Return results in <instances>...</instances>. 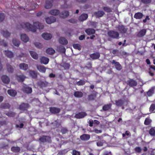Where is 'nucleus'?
<instances>
[{"label":"nucleus","mask_w":155,"mask_h":155,"mask_svg":"<svg viewBox=\"0 0 155 155\" xmlns=\"http://www.w3.org/2000/svg\"><path fill=\"white\" fill-rule=\"evenodd\" d=\"M33 24L34 26L28 22L22 23L20 25V27L19 28H22L27 31H31L33 32H36V28L42 29L44 28V26L43 25L38 21L34 22Z\"/></svg>","instance_id":"nucleus-1"},{"label":"nucleus","mask_w":155,"mask_h":155,"mask_svg":"<svg viewBox=\"0 0 155 155\" xmlns=\"http://www.w3.org/2000/svg\"><path fill=\"white\" fill-rule=\"evenodd\" d=\"M107 34L109 36L113 38H118L119 34L117 31L113 30H110L108 32Z\"/></svg>","instance_id":"nucleus-2"},{"label":"nucleus","mask_w":155,"mask_h":155,"mask_svg":"<svg viewBox=\"0 0 155 155\" xmlns=\"http://www.w3.org/2000/svg\"><path fill=\"white\" fill-rule=\"evenodd\" d=\"M22 90L24 93L27 94H31L32 91V88L27 85L23 87Z\"/></svg>","instance_id":"nucleus-3"},{"label":"nucleus","mask_w":155,"mask_h":155,"mask_svg":"<svg viewBox=\"0 0 155 155\" xmlns=\"http://www.w3.org/2000/svg\"><path fill=\"white\" fill-rule=\"evenodd\" d=\"M49 110L51 113L55 114L59 113L61 110L59 108L55 107H51L49 108Z\"/></svg>","instance_id":"nucleus-4"},{"label":"nucleus","mask_w":155,"mask_h":155,"mask_svg":"<svg viewBox=\"0 0 155 155\" xmlns=\"http://www.w3.org/2000/svg\"><path fill=\"white\" fill-rule=\"evenodd\" d=\"M87 115V114L85 112L81 111L76 114L75 117L76 118L80 119L84 118Z\"/></svg>","instance_id":"nucleus-5"},{"label":"nucleus","mask_w":155,"mask_h":155,"mask_svg":"<svg viewBox=\"0 0 155 155\" xmlns=\"http://www.w3.org/2000/svg\"><path fill=\"white\" fill-rule=\"evenodd\" d=\"M127 84L131 87L136 86L137 85V82L133 79H130L127 80Z\"/></svg>","instance_id":"nucleus-6"},{"label":"nucleus","mask_w":155,"mask_h":155,"mask_svg":"<svg viewBox=\"0 0 155 155\" xmlns=\"http://www.w3.org/2000/svg\"><path fill=\"white\" fill-rule=\"evenodd\" d=\"M39 140L42 142H48L50 143L51 142V137L48 136H43L39 138Z\"/></svg>","instance_id":"nucleus-7"},{"label":"nucleus","mask_w":155,"mask_h":155,"mask_svg":"<svg viewBox=\"0 0 155 155\" xmlns=\"http://www.w3.org/2000/svg\"><path fill=\"white\" fill-rule=\"evenodd\" d=\"M29 107V105L28 104L22 103L19 106V109L22 111L26 110Z\"/></svg>","instance_id":"nucleus-8"},{"label":"nucleus","mask_w":155,"mask_h":155,"mask_svg":"<svg viewBox=\"0 0 155 155\" xmlns=\"http://www.w3.org/2000/svg\"><path fill=\"white\" fill-rule=\"evenodd\" d=\"M56 20L55 17L53 16L48 17L45 18V21L46 23L48 24H51L55 22Z\"/></svg>","instance_id":"nucleus-9"},{"label":"nucleus","mask_w":155,"mask_h":155,"mask_svg":"<svg viewBox=\"0 0 155 155\" xmlns=\"http://www.w3.org/2000/svg\"><path fill=\"white\" fill-rule=\"evenodd\" d=\"M112 64H114L115 68L117 70L120 71L122 69V67L120 63L118 62H116L113 60L111 62Z\"/></svg>","instance_id":"nucleus-10"},{"label":"nucleus","mask_w":155,"mask_h":155,"mask_svg":"<svg viewBox=\"0 0 155 155\" xmlns=\"http://www.w3.org/2000/svg\"><path fill=\"white\" fill-rule=\"evenodd\" d=\"M16 78L18 82H22L26 78V77L22 74L20 75H16Z\"/></svg>","instance_id":"nucleus-11"},{"label":"nucleus","mask_w":155,"mask_h":155,"mask_svg":"<svg viewBox=\"0 0 155 155\" xmlns=\"http://www.w3.org/2000/svg\"><path fill=\"white\" fill-rule=\"evenodd\" d=\"M88 17V15L86 13H83L80 15L78 18V20L80 21H83L86 20Z\"/></svg>","instance_id":"nucleus-12"},{"label":"nucleus","mask_w":155,"mask_h":155,"mask_svg":"<svg viewBox=\"0 0 155 155\" xmlns=\"http://www.w3.org/2000/svg\"><path fill=\"white\" fill-rule=\"evenodd\" d=\"M41 36L43 38L46 40H49L51 39L52 37V35L51 34L48 33H43Z\"/></svg>","instance_id":"nucleus-13"},{"label":"nucleus","mask_w":155,"mask_h":155,"mask_svg":"<svg viewBox=\"0 0 155 155\" xmlns=\"http://www.w3.org/2000/svg\"><path fill=\"white\" fill-rule=\"evenodd\" d=\"M90 56L92 59H98L100 57V54L99 53L96 52L90 54Z\"/></svg>","instance_id":"nucleus-14"},{"label":"nucleus","mask_w":155,"mask_h":155,"mask_svg":"<svg viewBox=\"0 0 155 155\" xmlns=\"http://www.w3.org/2000/svg\"><path fill=\"white\" fill-rule=\"evenodd\" d=\"M59 43L63 45H66L68 43V40L64 37H61L59 39Z\"/></svg>","instance_id":"nucleus-15"},{"label":"nucleus","mask_w":155,"mask_h":155,"mask_svg":"<svg viewBox=\"0 0 155 155\" xmlns=\"http://www.w3.org/2000/svg\"><path fill=\"white\" fill-rule=\"evenodd\" d=\"M19 68L20 69L24 71L27 70L28 68V66L27 64L25 63H21L19 64Z\"/></svg>","instance_id":"nucleus-16"},{"label":"nucleus","mask_w":155,"mask_h":155,"mask_svg":"<svg viewBox=\"0 0 155 155\" xmlns=\"http://www.w3.org/2000/svg\"><path fill=\"white\" fill-rule=\"evenodd\" d=\"M115 104L118 107H120L122 106L124 103V100L120 99H118V100H116L115 101Z\"/></svg>","instance_id":"nucleus-17"},{"label":"nucleus","mask_w":155,"mask_h":155,"mask_svg":"<svg viewBox=\"0 0 155 155\" xmlns=\"http://www.w3.org/2000/svg\"><path fill=\"white\" fill-rule=\"evenodd\" d=\"M146 32L147 30L146 29H142L138 32L137 36L139 37H143L145 35Z\"/></svg>","instance_id":"nucleus-18"},{"label":"nucleus","mask_w":155,"mask_h":155,"mask_svg":"<svg viewBox=\"0 0 155 155\" xmlns=\"http://www.w3.org/2000/svg\"><path fill=\"white\" fill-rule=\"evenodd\" d=\"M1 79L2 82L5 84H8L10 82V79L9 77L6 75H3L1 77Z\"/></svg>","instance_id":"nucleus-19"},{"label":"nucleus","mask_w":155,"mask_h":155,"mask_svg":"<svg viewBox=\"0 0 155 155\" xmlns=\"http://www.w3.org/2000/svg\"><path fill=\"white\" fill-rule=\"evenodd\" d=\"M40 60L41 63L45 64H47L49 61V59L48 58L44 56L41 57Z\"/></svg>","instance_id":"nucleus-20"},{"label":"nucleus","mask_w":155,"mask_h":155,"mask_svg":"<svg viewBox=\"0 0 155 155\" xmlns=\"http://www.w3.org/2000/svg\"><path fill=\"white\" fill-rule=\"evenodd\" d=\"M90 138V135L87 134H83L80 137V138L82 140L87 141Z\"/></svg>","instance_id":"nucleus-21"},{"label":"nucleus","mask_w":155,"mask_h":155,"mask_svg":"<svg viewBox=\"0 0 155 155\" xmlns=\"http://www.w3.org/2000/svg\"><path fill=\"white\" fill-rule=\"evenodd\" d=\"M117 28L118 30L121 33H125L127 31V29L123 25H119Z\"/></svg>","instance_id":"nucleus-22"},{"label":"nucleus","mask_w":155,"mask_h":155,"mask_svg":"<svg viewBox=\"0 0 155 155\" xmlns=\"http://www.w3.org/2000/svg\"><path fill=\"white\" fill-rule=\"evenodd\" d=\"M37 69L40 72L43 73L45 72L46 68L45 66H44L39 65L36 66Z\"/></svg>","instance_id":"nucleus-23"},{"label":"nucleus","mask_w":155,"mask_h":155,"mask_svg":"<svg viewBox=\"0 0 155 155\" xmlns=\"http://www.w3.org/2000/svg\"><path fill=\"white\" fill-rule=\"evenodd\" d=\"M5 54L7 57L10 58H13L14 57V54L13 52L8 50H5Z\"/></svg>","instance_id":"nucleus-24"},{"label":"nucleus","mask_w":155,"mask_h":155,"mask_svg":"<svg viewBox=\"0 0 155 155\" xmlns=\"http://www.w3.org/2000/svg\"><path fill=\"white\" fill-rule=\"evenodd\" d=\"M143 16V14L140 12L136 13L134 14V18L137 19H141Z\"/></svg>","instance_id":"nucleus-25"},{"label":"nucleus","mask_w":155,"mask_h":155,"mask_svg":"<svg viewBox=\"0 0 155 155\" xmlns=\"http://www.w3.org/2000/svg\"><path fill=\"white\" fill-rule=\"evenodd\" d=\"M85 31L89 35L94 34L95 32V31L94 29L91 28L87 29L85 30Z\"/></svg>","instance_id":"nucleus-26"},{"label":"nucleus","mask_w":155,"mask_h":155,"mask_svg":"<svg viewBox=\"0 0 155 155\" xmlns=\"http://www.w3.org/2000/svg\"><path fill=\"white\" fill-rule=\"evenodd\" d=\"M48 83L46 81H40L38 83V85L41 88L47 87L48 85Z\"/></svg>","instance_id":"nucleus-27"},{"label":"nucleus","mask_w":155,"mask_h":155,"mask_svg":"<svg viewBox=\"0 0 155 155\" xmlns=\"http://www.w3.org/2000/svg\"><path fill=\"white\" fill-rule=\"evenodd\" d=\"M74 96L77 98H81L83 95V93L81 91H76L74 93Z\"/></svg>","instance_id":"nucleus-28"},{"label":"nucleus","mask_w":155,"mask_h":155,"mask_svg":"<svg viewBox=\"0 0 155 155\" xmlns=\"http://www.w3.org/2000/svg\"><path fill=\"white\" fill-rule=\"evenodd\" d=\"M21 39L25 42H26L29 40V38L28 36L24 34H23L21 35Z\"/></svg>","instance_id":"nucleus-29"},{"label":"nucleus","mask_w":155,"mask_h":155,"mask_svg":"<svg viewBox=\"0 0 155 155\" xmlns=\"http://www.w3.org/2000/svg\"><path fill=\"white\" fill-rule=\"evenodd\" d=\"M69 15V12L68 11H64L62 12L60 14L61 17L64 18L68 17Z\"/></svg>","instance_id":"nucleus-30"},{"label":"nucleus","mask_w":155,"mask_h":155,"mask_svg":"<svg viewBox=\"0 0 155 155\" xmlns=\"http://www.w3.org/2000/svg\"><path fill=\"white\" fill-rule=\"evenodd\" d=\"M112 104L110 103L105 104L102 107V109L104 111L108 110L111 108Z\"/></svg>","instance_id":"nucleus-31"},{"label":"nucleus","mask_w":155,"mask_h":155,"mask_svg":"<svg viewBox=\"0 0 155 155\" xmlns=\"http://www.w3.org/2000/svg\"><path fill=\"white\" fill-rule=\"evenodd\" d=\"M29 73L30 76L33 79H36L37 77V75L36 71H34L30 70Z\"/></svg>","instance_id":"nucleus-32"},{"label":"nucleus","mask_w":155,"mask_h":155,"mask_svg":"<svg viewBox=\"0 0 155 155\" xmlns=\"http://www.w3.org/2000/svg\"><path fill=\"white\" fill-rule=\"evenodd\" d=\"M46 53L52 55L55 53V51L51 48H48L46 50Z\"/></svg>","instance_id":"nucleus-33"},{"label":"nucleus","mask_w":155,"mask_h":155,"mask_svg":"<svg viewBox=\"0 0 155 155\" xmlns=\"http://www.w3.org/2000/svg\"><path fill=\"white\" fill-rule=\"evenodd\" d=\"M104 14L103 11H99L94 13V15L97 18H100L102 17Z\"/></svg>","instance_id":"nucleus-34"},{"label":"nucleus","mask_w":155,"mask_h":155,"mask_svg":"<svg viewBox=\"0 0 155 155\" xmlns=\"http://www.w3.org/2000/svg\"><path fill=\"white\" fill-rule=\"evenodd\" d=\"M49 13L52 15H57L60 13V11L57 9H53L49 12Z\"/></svg>","instance_id":"nucleus-35"},{"label":"nucleus","mask_w":155,"mask_h":155,"mask_svg":"<svg viewBox=\"0 0 155 155\" xmlns=\"http://www.w3.org/2000/svg\"><path fill=\"white\" fill-rule=\"evenodd\" d=\"M10 107V105L8 103H3L2 104L0 108L3 109H9Z\"/></svg>","instance_id":"nucleus-36"},{"label":"nucleus","mask_w":155,"mask_h":155,"mask_svg":"<svg viewBox=\"0 0 155 155\" xmlns=\"http://www.w3.org/2000/svg\"><path fill=\"white\" fill-rule=\"evenodd\" d=\"M52 2L48 0H46L45 8L46 9H50L52 6Z\"/></svg>","instance_id":"nucleus-37"},{"label":"nucleus","mask_w":155,"mask_h":155,"mask_svg":"<svg viewBox=\"0 0 155 155\" xmlns=\"http://www.w3.org/2000/svg\"><path fill=\"white\" fill-rule=\"evenodd\" d=\"M8 94L12 97H15L17 94L16 91L14 90L10 89L7 91Z\"/></svg>","instance_id":"nucleus-38"},{"label":"nucleus","mask_w":155,"mask_h":155,"mask_svg":"<svg viewBox=\"0 0 155 155\" xmlns=\"http://www.w3.org/2000/svg\"><path fill=\"white\" fill-rule=\"evenodd\" d=\"M30 53L32 58L36 60L38 59V55L35 52L33 51H30Z\"/></svg>","instance_id":"nucleus-39"},{"label":"nucleus","mask_w":155,"mask_h":155,"mask_svg":"<svg viewBox=\"0 0 155 155\" xmlns=\"http://www.w3.org/2000/svg\"><path fill=\"white\" fill-rule=\"evenodd\" d=\"M1 33L6 38H8L9 37L10 35V33L6 30H2L1 31Z\"/></svg>","instance_id":"nucleus-40"},{"label":"nucleus","mask_w":155,"mask_h":155,"mask_svg":"<svg viewBox=\"0 0 155 155\" xmlns=\"http://www.w3.org/2000/svg\"><path fill=\"white\" fill-rule=\"evenodd\" d=\"M6 68L8 72L11 73H13L14 71V68L11 65L8 64H6Z\"/></svg>","instance_id":"nucleus-41"},{"label":"nucleus","mask_w":155,"mask_h":155,"mask_svg":"<svg viewBox=\"0 0 155 155\" xmlns=\"http://www.w3.org/2000/svg\"><path fill=\"white\" fill-rule=\"evenodd\" d=\"M58 51L61 53H65L66 51L65 48L62 46H59L57 47Z\"/></svg>","instance_id":"nucleus-42"},{"label":"nucleus","mask_w":155,"mask_h":155,"mask_svg":"<svg viewBox=\"0 0 155 155\" xmlns=\"http://www.w3.org/2000/svg\"><path fill=\"white\" fill-rule=\"evenodd\" d=\"M11 150L14 152L18 153L20 150V149L18 147H12L11 148Z\"/></svg>","instance_id":"nucleus-43"},{"label":"nucleus","mask_w":155,"mask_h":155,"mask_svg":"<svg viewBox=\"0 0 155 155\" xmlns=\"http://www.w3.org/2000/svg\"><path fill=\"white\" fill-rule=\"evenodd\" d=\"M150 68L149 69V75L151 76H153L154 75L153 73L151 71V69H153L154 70H155V66L154 65H150Z\"/></svg>","instance_id":"nucleus-44"},{"label":"nucleus","mask_w":155,"mask_h":155,"mask_svg":"<svg viewBox=\"0 0 155 155\" xmlns=\"http://www.w3.org/2000/svg\"><path fill=\"white\" fill-rule=\"evenodd\" d=\"M12 42L14 45L17 47H18L20 43V41L19 40L15 38L13 39Z\"/></svg>","instance_id":"nucleus-45"},{"label":"nucleus","mask_w":155,"mask_h":155,"mask_svg":"<svg viewBox=\"0 0 155 155\" xmlns=\"http://www.w3.org/2000/svg\"><path fill=\"white\" fill-rule=\"evenodd\" d=\"M5 114L9 117H13L15 116L16 113L13 112H8L5 113Z\"/></svg>","instance_id":"nucleus-46"},{"label":"nucleus","mask_w":155,"mask_h":155,"mask_svg":"<svg viewBox=\"0 0 155 155\" xmlns=\"http://www.w3.org/2000/svg\"><path fill=\"white\" fill-rule=\"evenodd\" d=\"M106 141L103 140H101V141H98L96 143L98 147H102V146L104 143H105Z\"/></svg>","instance_id":"nucleus-47"},{"label":"nucleus","mask_w":155,"mask_h":155,"mask_svg":"<svg viewBox=\"0 0 155 155\" xmlns=\"http://www.w3.org/2000/svg\"><path fill=\"white\" fill-rule=\"evenodd\" d=\"M103 9L104 11L107 13H110L112 12V8L109 7H103Z\"/></svg>","instance_id":"nucleus-48"},{"label":"nucleus","mask_w":155,"mask_h":155,"mask_svg":"<svg viewBox=\"0 0 155 155\" xmlns=\"http://www.w3.org/2000/svg\"><path fill=\"white\" fill-rule=\"evenodd\" d=\"M152 120L150 119V117H147L144 121V124L146 125H148L150 124Z\"/></svg>","instance_id":"nucleus-49"},{"label":"nucleus","mask_w":155,"mask_h":155,"mask_svg":"<svg viewBox=\"0 0 155 155\" xmlns=\"http://www.w3.org/2000/svg\"><path fill=\"white\" fill-rule=\"evenodd\" d=\"M86 82L85 81L80 80L79 81L77 82V84L78 86L83 85L85 84Z\"/></svg>","instance_id":"nucleus-50"},{"label":"nucleus","mask_w":155,"mask_h":155,"mask_svg":"<svg viewBox=\"0 0 155 155\" xmlns=\"http://www.w3.org/2000/svg\"><path fill=\"white\" fill-rule=\"evenodd\" d=\"M149 134L152 136H154L155 135V130L154 128H151L149 131Z\"/></svg>","instance_id":"nucleus-51"},{"label":"nucleus","mask_w":155,"mask_h":155,"mask_svg":"<svg viewBox=\"0 0 155 155\" xmlns=\"http://www.w3.org/2000/svg\"><path fill=\"white\" fill-rule=\"evenodd\" d=\"M73 47L75 49L80 50L81 49V46L80 44H75L73 45Z\"/></svg>","instance_id":"nucleus-52"},{"label":"nucleus","mask_w":155,"mask_h":155,"mask_svg":"<svg viewBox=\"0 0 155 155\" xmlns=\"http://www.w3.org/2000/svg\"><path fill=\"white\" fill-rule=\"evenodd\" d=\"M68 131V130L65 127H62L61 130V132L63 134L67 133Z\"/></svg>","instance_id":"nucleus-53"},{"label":"nucleus","mask_w":155,"mask_h":155,"mask_svg":"<svg viewBox=\"0 0 155 155\" xmlns=\"http://www.w3.org/2000/svg\"><path fill=\"white\" fill-rule=\"evenodd\" d=\"M38 5L36 3H35L34 4H31L30 6L31 7V9L28 10V11H29L30 10H33L36 8V7L38 6Z\"/></svg>","instance_id":"nucleus-54"},{"label":"nucleus","mask_w":155,"mask_h":155,"mask_svg":"<svg viewBox=\"0 0 155 155\" xmlns=\"http://www.w3.org/2000/svg\"><path fill=\"white\" fill-rule=\"evenodd\" d=\"M35 47L38 48H42V45L40 43L36 42L34 44Z\"/></svg>","instance_id":"nucleus-55"},{"label":"nucleus","mask_w":155,"mask_h":155,"mask_svg":"<svg viewBox=\"0 0 155 155\" xmlns=\"http://www.w3.org/2000/svg\"><path fill=\"white\" fill-rule=\"evenodd\" d=\"M155 110V104H152L150 106L149 109L150 111V112H153Z\"/></svg>","instance_id":"nucleus-56"},{"label":"nucleus","mask_w":155,"mask_h":155,"mask_svg":"<svg viewBox=\"0 0 155 155\" xmlns=\"http://www.w3.org/2000/svg\"><path fill=\"white\" fill-rule=\"evenodd\" d=\"M153 94V90L152 89H150L147 93V94L148 96H151Z\"/></svg>","instance_id":"nucleus-57"},{"label":"nucleus","mask_w":155,"mask_h":155,"mask_svg":"<svg viewBox=\"0 0 155 155\" xmlns=\"http://www.w3.org/2000/svg\"><path fill=\"white\" fill-rule=\"evenodd\" d=\"M68 21L71 23L76 24L77 23V20L75 19L72 18L68 20Z\"/></svg>","instance_id":"nucleus-58"},{"label":"nucleus","mask_w":155,"mask_h":155,"mask_svg":"<svg viewBox=\"0 0 155 155\" xmlns=\"http://www.w3.org/2000/svg\"><path fill=\"white\" fill-rule=\"evenodd\" d=\"M151 0H141V2L145 4H148L151 2Z\"/></svg>","instance_id":"nucleus-59"},{"label":"nucleus","mask_w":155,"mask_h":155,"mask_svg":"<svg viewBox=\"0 0 155 155\" xmlns=\"http://www.w3.org/2000/svg\"><path fill=\"white\" fill-rule=\"evenodd\" d=\"M96 96H94L93 94H91L88 96V99L89 100H93L94 99Z\"/></svg>","instance_id":"nucleus-60"},{"label":"nucleus","mask_w":155,"mask_h":155,"mask_svg":"<svg viewBox=\"0 0 155 155\" xmlns=\"http://www.w3.org/2000/svg\"><path fill=\"white\" fill-rule=\"evenodd\" d=\"M5 18V15L3 13H0V22L3 21Z\"/></svg>","instance_id":"nucleus-61"},{"label":"nucleus","mask_w":155,"mask_h":155,"mask_svg":"<svg viewBox=\"0 0 155 155\" xmlns=\"http://www.w3.org/2000/svg\"><path fill=\"white\" fill-rule=\"evenodd\" d=\"M72 152V155H80V152L76 150H73Z\"/></svg>","instance_id":"nucleus-62"},{"label":"nucleus","mask_w":155,"mask_h":155,"mask_svg":"<svg viewBox=\"0 0 155 155\" xmlns=\"http://www.w3.org/2000/svg\"><path fill=\"white\" fill-rule=\"evenodd\" d=\"M135 150L136 152L140 153L141 152L142 150L140 147H137L135 148Z\"/></svg>","instance_id":"nucleus-63"},{"label":"nucleus","mask_w":155,"mask_h":155,"mask_svg":"<svg viewBox=\"0 0 155 155\" xmlns=\"http://www.w3.org/2000/svg\"><path fill=\"white\" fill-rule=\"evenodd\" d=\"M102 155H112V153L110 151H106L103 153Z\"/></svg>","instance_id":"nucleus-64"}]
</instances>
